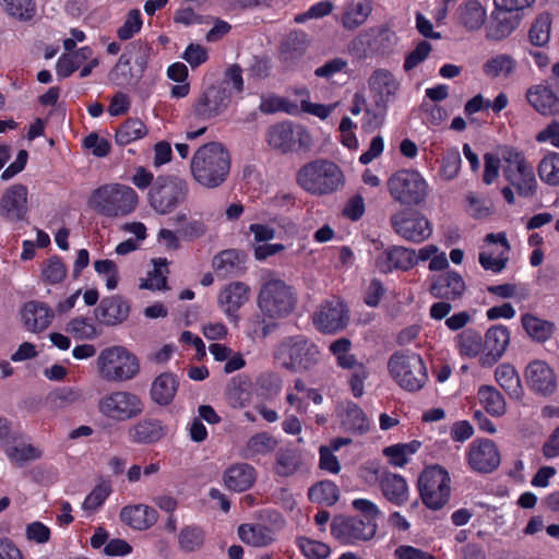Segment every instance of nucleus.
Segmentation results:
<instances>
[{
	"label": "nucleus",
	"instance_id": "39448f33",
	"mask_svg": "<svg viewBox=\"0 0 559 559\" xmlns=\"http://www.w3.org/2000/svg\"><path fill=\"white\" fill-rule=\"evenodd\" d=\"M499 155L502 159V174L509 185L520 197H534L538 182L525 153L515 146L502 145L499 146Z\"/></svg>",
	"mask_w": 559,
	"mask_h": 559
},
{
	"label": "nucleus",
	"instance_id": "2f4dec72",
	"mask_svg": "<svg viewBox=\"0 0 559 559\" xmlns=\"http://www.w3.org/2000/svg\"><path fill=\"white\" fill-rule=\"evenodd\" d=\"M257 472L248 463H237L224 473V483L229 490L242 492L251 488L255 481Z\"/></svg>",
	"mask_w": 559,
	"mask_h": 559
},
{
	"label": "nucleus",
	"instance_id": "603ef678",
	"mask_svg": "<svg viewBox=\"0 0 559 559\" xmlns=\"http://www.w3.org/2000/svg\"><path fill=\"white\" fill-rule=\"evenodd\" d=\"M352 342L346 337L337 338L332 342L329 349L336 358V365L343 369L355 370L357 366L361 365L358 362L356 356L350 354Z\"/></svg>",
	"mask_w": 559,
	"mask_h": 559
},
{
	"label": "nucleus",
	"instance_id": "052dcab7",
	"mask_svg": "<svg viewBox=\"0 0 559 559\" xmlns=\"http://www.w3.org/2000/svg\"><path fill=\"white\" fill-rule=\"evenodd\" d=\"M204 542V533L201 527L197 525H187L185 526L178 536V543L180 549L186 552H191L197 550L203 545Z\"/></svg>",
	"mask_w": 559,
	"mask_h": 559
},
{
	"label": "nucleus",
	"instance_id": "3c124183",
	"mask_svg": "<svg viewBox=\"0 0 559 559\" xmlns=\"http://www.w3.org/2000/svg\"><path fill=\"white\" fill-rule=\"evenodd\" d=\"M147 133L145 124L140 119H127L116 131L115 139L118 145H128Z\"/></svg>",
	"mask_w": 559,
	"mask_h": 559
},
{
	"label": "nucleus",
	"instance_id": "e2e57ef3",
	"mask_svg": "<svg viewBox=\"0 0 559 559\" xmlns=\"http://www.w3.org/2000/svg\"><path fill=\"white\" fill-rule=\"evenodd\" d=\"M5 12L20 20L29 21L36 13L33 0H2Z\"/></svg>",
	"mask_w": 559,
	"mask_h": 559
},
{
	"label": "nucleus",
	"instance_id": "c03bdc74",
	"mask_svg": "<svg viewBox=\"0 0 559 559\" xmlns=\"http://www.w3.org/2000/svg\"><path fill=\"white\" fill-rule=\"evenodd\" d=\"M515 69V59L507 53L496 55L483 64L484 74L490 79L508 78Z\"/></svg>",
	"mask_w": 559,
	"mask_h": 559
},
{
	"label": "nucleus",
	"instance_id": "de8ad7c7",
	"mask_svg": "<svg viewBox=\"0 0 559 559\" xmlns=\"http://www.w3.org/2000/svg\"><path fill=\"white\" fill-rule=\"evenodd\" d=\"M538 177L549 187H559V153L547 152L537 165Z\"/></svg>",
	"mask_w": 559,
	"mask_h": 559
},
{
	"label": "nucleus",
	"instance_id": "aec40b11",
	"mask_svg": "<svg viewBox=\"0 0 559 559\" xmlns=\"http://www.w3.org/2000/svg\"><path fill=\"white\" fill-rule=\"evenodd\" d=\"M250 292V286L239 281L230 282L221 288L217 304L229 321L239 320V310L249 301Z\"/></svg>",
	"mask_w": 559,
	"mask_h": 559
},
{
	"label": "nucleus",
	"instance_id": "4d7b16f0",
	"mask_svg": "<svg viewBox=\"0 0 559 559\" xmlns=\"http://www.w3.org/2000/svg\"><path fill=\"white\" fill-rule=\"evenodd\" d=\"M67 266L59 255H52L46 260L41 269V280L49 285L61 283L67 276Z\"/></svg>",
	"mask_w": 559,
	"mask_h": 559
},
{
	"label": "nucleus",
	"instance_id": "f8f14e48",
	"mask_svg": "<svg viewBox=\"0 0 559 559\" xmlns=\"http://www.w3.org/2000/svg\"><path fill=\"white\" fill-rule=\"evenodd\" d=\"M98 412L106 418L121 423L139 417L144 411L141 397L130 391H111L97 402Z\"/></svg>",
	"mask_w": 559,
	"mask_h": 559
},
{
	"label": "nucleus",
	"instance_id": "b1692460",
	"mask_svg": "<svg viewBox=\"0 0 559 559\" xmlns=\"http://www.w3.org/2000/svg\"><path fill=\"white\" fill-rule=\"evenodd\" d=\"M247 259L241 250L225 249L213 258L212 266L218 278L238 277L247 272Z\"/></svg>",
	"mask_w": 559,
	"mask_h": 559
},
{
	"label": "nucleus",
	"instance_id": "5701e85b",
	"mask_svg": "<svg viewBox=\"0 0 559 559\" xmlns=\"http://www.w3.org/2000/svg\"><path fill=\"white\" fill-rule=\"evenodd\" d=\"M131 306L121 295L104 297L94 309L95 319L103 325L116 326L129 318Z\"/></svg>",
	"mask_w": 559,
	"mask_h": 559
},
{
	"label": "nucleus",
	"instance_id": "393cba45",
	"mask_svg": "<svg viewBox=\"0 0 559 559\" xmlns=\"http://www.w3.org/2000/svg\"><path fill=\"white\" fill-rule=\"evenodd\" d=\"M531 390L538 394H550L557 386L556 376L550 366L544 360H533L524 372Z\"/></svg>",
	"mask_w": 559,
	"mask_h": 559
},
{
	"label": "nucleus",
	"instance_id": "f704fd0d",
	"mask_svg": "<svg viewBox=\"0 0 559 559\" xmlns=\"http://www.w3.org/2000/svg\"><path fill=\"white\" fill-rule=\"evenodd\" d=\"M483 335L475 329H465L454 337V346L462 359H480L483 355Z\"/></svg>",
	"mask_w": 559,
	"mask_h": 559
},
{
	"label": "nucleus",
	"instance_id": "9d476101",
	"mask_svg": "<svg viewBox=\"0 0 559 559\" xmlns=\"http://www.w3.org/2000/svg\"><path fill=\"white\" fill-rule=\"evenodd\" d=\"M418 488L424 504L431 510H439L450 498V475L440 465L427 466L419 475Z\"/></svg>",
	"mask_w": 559,
	"mask_h": 559
},
{
	"label": "nucleus",
	"instance_id": "423d86ee",
	"mask_svg": "<svg viewBox=\"0 0 559 559\" xmlns=\"http://www.w3.org/2000/svg\"><path fill=\"white\" fill-rule=\"evenodd\" d=\"M297 296L285 281L270 278L259 289L257 305L260 311L272 319L287 317L296 307Z\"/></svg>",
	"mask_w": 559,
	"mask_h": 559
},
{
	"label": "nucleus",
	"instance_id": "6e6d98bb",
	"mask_svg": "<svg viewBox=\"0 0 559 559\" xmlns=\"http://www.w3.org/2000/svg\"><path fill=\"white\" fill-rule=\"evenodd\" d=\"M66 331L76 340H94L98 336V331L93 320L83 316L72 318L68 322Z\"/></svg>",
	"mask_w": 559,
	"mask_h": 559
},
{
	"label": "nucleus",
	"instance_id": "f03ea898",
	"mask_svg": "<svg viewBox=\"0 0 559 559\" xmlns=\"http://www.w3.org/2000/svg\"><path fill=\"white\" fill-rule=\"evenodd\" d=\"M296 183L311 195L324 197L342 190L345 186V176L336 163L317 158L297 170Z\"/></svg>",
	"mask_w": 559,
	"mask_h": 559
},
{
	"label": "nucleus",
	"instance_id": "412c9836",
	"mask_svg": "<svg viewBox=\"0 0 559 559\" xmlns=\"http://www.w3.org/2000/svg\"><path fill=\"white\" fill-rule=\"evenodd\" d=\"M348 322V310L341 300L323 302L314 313L313 323L323 333H336Z\"/></svg>",
	"mask_w": 559,
	"mask_h": 559
},
{
	"label": "nucleus",
	"instance_id": "a18cd8bd",
	"mask_svg": "<svg viewBox=\"0 0 559 559\" xmlns=\"http://www.w3.org/2000/svg\"><path fill=\"white\" fill-rule=\"evenodd\" d=\"M371 5L364 0L350 1L342 14V24L344 28L353 31L359 27L369 16Z\"/></svg>",
	"mask_w": 559,
	"mask_h": 559
},
{
	"label": "nucleus",
	"instance_id": "dca6fc26",
	"mask_svg": "<svg viewBox=\"0 0 559 559\" xmlns=\"http://www.w3.org/2000/svg\"><path fill=\"white\" fill-rule=\"evenodd\" d=\"M377 528V523L364 522L359 516L336 515L331 523V534L342 545L370 540Z\"/></svg>",
	"mask_w": 559,
	"mask_h": 559
},
{
	"label": "nucleus",
	"instance_id": "e433bc0d",
	"mask_svg": "<svg viewBox=\"0 0 559 559\" xmlns=\"http://www.w3.org/2000/svg\"><path fill=\"white\" fill-rule=\"evenodd\" d=\"M238 536L247 545L266 547L275 540V532L261 523H245L238 527Z\"/></svg>",
	"mask_w": 559,
	"mask_h": 559
},
{
	"label": "nucleus",
	"instance_id": "bb28decb",
	"mask_svg": "<svg viewBox=\"0 0 559 559\" xmlns=\"http://www.w3.org/2000/svg\"><path fill=\"white\" fill-rule=\"evenodd\" d=\"M454 21L466 33H476L487 21V10L478 0H466L457 7Z\"/></svg>",
	"mask_w": 559,
	"mask_h": 559
},
{
	"label": "nucleus",
	"instance_id": "864d4df0",
	"mask_svg": "<svg viewBox=\"0 0 559 559\" xmlns=\"http://www.w3.org/2000/svg\"><path fill=\"white\" fill-rule=\"evenodd\" d=\"M416 264V251L402 246L392 247L386 252V267L407 271Z\"/></svg>",
	"mask_w": 559,
	"mask_h": 559
},
{
	"label": "nucleus",
	"instance_id": "c756f323",
	"mask_svg": "<svg viewBox=\"0 0 559 559\" xmlns=\"http://www.w3.org/2000/svg\"><path fill=\"white\" fill-rule=\"evenodd\" d=\"M278 445V440L267 431L252 435L240 450L245 460L258 462L261 457L272 454Z\"/></svg>",
	"mask_w": 559,
	"mask_h": 559
},
{
	"label": "nucleus",
	"instance_id": "5fc2aeb1",
	"mask_svg": "<svg viewBox=\"0 0 559 559\" xmlns=\"http://www.w3.org/2000/svg\"><path fill=\"white\" fill-rule=\"evenodd\" d=\"M421 443L413 440L408 443H397L386 448V457L389 463L396 467L404 466L409 457L414 455L420 448Z\"/></svg>",
	"mask_w": 559,
	"mask_h": 559
},
{
	"label": "nucleus",
	"instance_id": "338daca9",
	"mask_svg": "<svg viewBox=\"0 0 559 559\" xmlns=\"http://www.w3.org/2000/svg\"><path fill=\"white\" fill-rule=\"evenodd\" d=\"M142 25L141 12L138 9H133L127 14L123 24L117 29V37L121 40L131 39L141 31Z\"/></svg>",
	"mask_w": 559,
	"mask_h": 559
},
{
	"label": "nucleus",
	"instance_id": "c9c22d12",
	"mask_svg": "<svg viewBox=\"0 0 559 559\" xmlns=\"http://www.w3.org/2000/svg\"><path fill=\"white\" fill-rule=\"evenodd\" d=\"M521 324L526 335L534 342L545 343L555 333L556 326L552 321L527 312L521 316Z\"/></svg>",
	"mask_w": 559,
	"mask_h": 559
},
{
	"label": "nucleus",
	"instance_id": "a878e982",
	"mask_svg": "<svg viewBox=\"0 0 559 559\" xmlns=\"http://www.w3.org/2000/svg\"><path fill=\"white\" fill-rule=\"evenodd\" d=\"M466 289L463 277L455 271H447L432 277L429 293L438 299L456 300Z\"/></svg>",
	"mask_w": 559,
	"mask_h": 559
},
{
	"label": "nucleus",
	"instance_id": "13d9d810",
	"mask_svg": "<svg viewBox=\"0 0 559 559\" xmlns=\"http://www.w3.org/2000/svg\"><path fill=\"white\" fill-rule=\"evenodd\" d=\"M300 552L308 559H325L331 554V548L325 543L300 536L296 540Z\"/></svg>",
	"mask_w": 559,
	"mask_h": 559
},
{
	"label": "nucleus",
	"instance_id": "774afa93",
	"mask_svg": "<svg viewBox=\"0 0 559 559\" xmlns=\"http://www.w3.org/2000/svg\"><path fill=\"white\" fill-rule=\"evenodd\" d=\"M111 492V487L108 483L96 485L93 490L86 496L83 501V509L86 511H96L102 507Z\"/></svg>",
	"mask_w": 559,
	"mask_h": 559
},
{
	"label": "nucleus",
	"instance_id": "69168bd1",
	"mask_svg": "<svg viewBox=\"0 0 559 559\" xmlns=\"http://www.w3.org/2000/svg\"><path fill=\"white\" fill-rule=\"evenodd\" d=\"M7 456L15 463L23 464L27 461H35L41 456V452L32 444L4 445Z\"/></svg>",
	"mask_w": 559,
	"mask_h": 559
},
{
	"label": "nucleus",
	"instance_id": "09e8293b",
	"mask_svg": "<svg viewBox=\"0 0 559 559\" xmlns=\"http://www.w3.org/2000/svg\"><path fill=\"white\" fill-rule=\"evenodd\" d=\"M308 497L312 502L332 507L340 498V490L333 481L321 480L309 488Z\"/></svg>",
	"mask_w": 559,
	"mask_h": 559
},
{
	"label": "nucleus",
	"instance_id": "6ab92c4d",
	"mask_svg": "<svg viewBox=\"0 0 559 559\" xmlns=\"http://www.w3.org/2000/svg\"><path fill=\"white\" fill-rule=\"evenodd\" d=\"M483 342L484 353L479 366L491 368L500 360L510 344V330L502 324L492 325L486 331Z\"/></svg>",
	"mask_w": 559,
	"mask_h": 559
},
{
	"label": "nucleus",
	"instance_id": "ddd939ff",
	"mask_svg": "<svg viewBox=\"0 0 559 559\" xmlns=\"http://www.w3.org/2000/svg\"><path fill=\"white\" fill-rule=\"evenodd\" d=\"M266 141L271 147L287 154L294 151L307 152L312 146V136L309 131L290 121H283L271 126L266 132Z\"/></svg>",
	"mask_w": 559,
	"mask_h": 559
},
{
	"label": "nucleus",
	"instance_id": "4be33fe9",
	"mask_svg": "<svg viewBox=\"0 0 559 559\" xmlns=\"http://www.w3.org/2000/svg\"><path fill=\"white\" fill-rule=\"evenodd\" d=\"M467 462L472 469L489 473L500 464V454L493 441L488 439L474 440L467 451Z\"/></svg>",
	"mask_w": 559,
	"mask_h": 559
},
{
	"label": "nucleus",
	"instance_id": "2eb2a0df",
	"mask_svg": "<svg viewBox=\"0 0 559 559\" xmlns=\"http://www.w3.org/2000/svg\"><path fill=\"white\" fill-rule=\"evenodd\" d=\"M230 91L225 83L211 84L202 90L192 105L195 119L207 121L222 115L229 106Z\"/></svg>",
	"mask_w": 559,
	"mask_h": 559
},
{
	"label": "nucleus",
	"instance_id": "bf43d9fd",
	"mask_svg": "<svg viewBox=\"0 0 559 559\" xmlns=\"http://www.w3.org/2000/svg\"><path fill=\"white\" fill-rule=\"evenodd\" d=\"M273 320L262 312L252 316L248 322V335L252 338H266L277 326Z\"/></svg>",
	"mask_w": 559,
	"mask_h": 559
},
{
	"label": "nucleus",
	"instance_id": "a211bd4d",
	"mask_svg": "<svg viewBox=\"0 0 559 559\" xmlns=\"http://www.w3.org/2000/svg\"><path fill=\"white\" fill-rule=\"evenodd\" d=\"M27 187L22 183H16L7 188L0 200L1 216L13 224L27 221Z\"/></svg>",
	"mask_w": 559,
	"mask_h": 559
},
{
	"label": "nucleus",
	"instance_id": "1a4fd4ad",
	"mask_svg": "<svg viewBox=\"0 0 559 559\" xmlns=\"http://www.w3.org/2000/svg\"><path fill=\"white\" fill-rule=\"evenodd\" d=\"M188 192L189 187L185 179L174 175H162L155 178L147 199L154 211L168 214L186 201Z\"/></svg>",
	"mask_w": 559,
	"mask_h": 559
},
{
	"label": "nucleus",
	"instance_id": "37998d69",
	"mask_svg": "<svg viewBox=\"0 0 559 559\" xmlns=\"http://www.w3.org/2000/svg\"><path fill=\"white\" fill-rule=\"evenodd\" d=\"M135 68L131 66L129 53H121L117 63L110 70L108 78L116 86L136 84L142 78L135 75Z\"/></svg>",
	"mask_w": 559,
	"mask_h": 559
},
{
	"label": "nucleus",
	"instance_id": "72a5a7b5",
	"mask_svg": "<svg viewBox=\"0 0 559 559\" xmlns=\"http://www.w3.org/2000/svg\"><path fill=\"white\" fill-rule=\"evenodd\" d=\"M521 20L520 14L496 10L493 22L486 28V37L490 40H502L520 26Z\"/></svg>",
	"mask_w": 559,
	"mask_h": 559
},
{
	"label": "nucleus",
	"instance_id": "f257e3e1",
	"mask_svg": "<svg viewBox=\"0 0 559 559\" xmlns=\"http://www.w3.org/2000/svg\"><path fill=\"white\" fill-rule=\"evenodd\" d=\"M230 165L228 150L219 142H209L195 151L190 169L193 179L200 186L214 189L226 181Z\"/></svg>",
	"mask_w": 559,
	"mask_h": 559
},
{
	"label": "nucleus",
	"instance_id": "ea45409f",
	"mask_svg": "<svg viewBox=\"0 0 559 559\" xmlns=\"http://www.w3.org/2000/svg\"><path fill=\"white\" fill-rule=\"evenodd\" d=\"M178 389V381L173 373L165 372L155 378L151 386L152 400L162 406L169 405Z\"/></svg>",
	"mask_w": 559,
	"mask_h": 559
},
{
	"label": "nucleus",
	"instance_id": "6e6552de",
	"mask_svg": "<svg viewBox=\"0 0 559 559\" xmlns=\"http://www.w3.org/2000/svg\"><path fill=\"white\" fill-rule=\"evenodd\" d=\"M388 187L392 198L403 205L414 206L426 202L430 186L420 171L402 169L394 173Z\"/></svg>",
	"mask_w": 559,
	"mask_h": 559
},
{
	"label": "nucleus",
	"instance_id": "4c0bfd02",
	"mask_svg": "<svg viewBox=\"0 0 559 559\" xmlns=\"http://www.w3.org/2000/svg\"><path fill=\"white\" fill-rule=\"evenodd\" d=\"M341 424L345 430L364 433L369 430V420L365 412L354 402L342 404L338 411Z\"/></svg>",
	"mask_w": 559,
	"mask_h": 559
},
{
	"label": "nucleus",
	"instance_id": "0e129e2a",
	"mask_svg": "<svg viewBox=\"0 0 559 559\" xmlns=\"http://www.w3.org/2000/svg\"><path fill=\"white\" fill-rule=\"evenodd\" d=\"M551 23L547 15L538 16L528 31V39L536 47L548 44L550 38Z\"/></svg>",
	"mask_w": 559,
	"mask_h": 559
},
{
	"label": "nucleus",
	"instance_id": "473e14b6",
	"mask_svg": "<svg viewBox=\"0 0 559 559\" xmlns=\"http://www.w3.org/2000/svg\"><path fill=\"white\" fill-rule=\"evenodd\" d=\"M166 433V427L158 419H143L129 429L130 440L138 444L156 443Z\"/></svg>",
	"mask_w": 559,
	"mask_h": 559
},
{
	"label": "nucleus",
	"instance_id": "8fccbe9b",
	"mask_svg": "<svg viewBox=\"0 0 559 559\" xmlns=\"http://www.w3.org/2000/svg\"><path fill=\"white\" fill-rule=\"evenodd\" d=\"M151 50V46L141 39L131 41L124 48L123 53H129L130 62L133 61L138 78H143L146 71Z\"/></svg>",
	"mask_w": 559,
	"mask_h": 559
},
{
	"label": "nucleus",
	"instance_id": "a19ab883",
	"mask_svg": "<svg viewBox=\"0 0 559 559\" xmlns=\"http://www.w3.org/2000/svg\"><path fill=\"white\" fill-rule=\"evenodd\" d=\"M477 400L484 409L493 417H501L507 412L503 395L492 385H480L477 391Z\"/></svg>",
	"mask_w": 559,
	"mask_h": 559
},
{
	"label": "nucleus",
	"instance_id": "c85d7f7f",
	"mask_svg": "<svg viewBox=\"0 0 559 559\" xmlns=\"http://www.w3.org/2000/svg\"><path fill=\"white\" fill-rule=\"evenodd\" d=\"M21 317L27 331L41 332L49 326L53 312L47 304L32 300L23 306Z\"/></svg>",
	"mask_w": 559,
	"mask_h": 559
},
{
	"label": "nucleus",
	"instance_id": "58836bf2",
	"mask_svg": "<svg viewBox=\"0 0 559 559\" xmlns=\"http://www.w3.org/2000/svg\"><path fill=\"white\" fill-rule=\"evenodd\" d=\"M93 57V49L84 46L71 53H62L56 63V73L59 79H67L79 70L83 62Z\"/></svg>",
	"mask_w": 559,
	"mask_h": 559
},
{
	"label": "nucleus",
	"instance_id": "0eeeda50",
	"mask_svg": "<svg viewBox=\"0 0 559 559\" xmlns=\"http://www.w3.org/2000/svg\"><path fill=\"white\" fill-rule=\"evenodd\" d=\"M97 366L103 379L115 382L129 381L140 371L138 357L120 345L103 349L97 358Z\"/></svg>",
	"mask_w": 559,
	"mask_h": 559
},
{
	"label": "nucleus",
	"instance_id": "680f3d73",
	"mask_svg": "<svg viewBox=\"0 0 559 559\" xmlns=\"http://www.w3.org/2000/svg\"><path fill=\"white\" fill-rule=\"evenodd\" d=\"M386 499L396 504H402L407 501L408 486L402 476L386 474Z\"/></svg>",
	"mask_w": 559,
	"mask_h": 559
},
{
	"label": "nucleus",
	"instance_id": "cd10ccee",
	"mask_svg": "<svg viewBox=\"0 0 559 559\" xmlns=\"http://www.w3.org/2000/svg\"><path fill=\"white\" fill-rule=\"evenodd\" d=\"M307 48V34L298 31L290 32L280 44V61L285 69H293L304 58Z\"/></svg>",
	"mask_w": 559,
	"mask_h": 559
},
{
	"label": "nucleus",
	"instance_id": "f3484780",
	"mask_svg": "<svg viewBox=\"0 0 559 559\" xmlns=\"http://www.w3.org/2000/svg\"><path fill=\"white\" fill-rule=\"evenodd\" d=\"M484 241L486 246L479 253V264L485 271L500 273L509 260L510 243L506 234H487Z\"/></svg>",
	"mask_w": 559,
	"mask_h": 559
},
{
	"label": "nucleus",
	"instance_id": "9b49d317",
	"mask_svg": "<svg viewBox=\"0 0 559 559\" xmlns=\"http://www.w3.org/2000/svg\"><path fill=\"white\" fill-rule=\"evenodd\" d=\"M390 373L403 389L420 390L428 380L423 358L415 353H400L390 358Z\"/></svg>",
	"mask_w": 559,
	"mask_h": 559
},
{
	"label": "nucleus",
	"instance_id": "7ed1b4c3",
	"mask_svg": "<svg viewBox=\"0 0 559 559\" xmlns=\"http://www.w3.org/2000/svg\"><path fill=\"white\" fill-rule=\"evenodd\" d=\"M320 348L313 340L296 334L282 338L274 348V359L290 372H307L320 360Z\"/></svg>",
	"mask_w": 559,
	"mask_h": 559
},
{
	"label": "nucleus",
	"instance_id": "79ce46f5",
	"mask_svg": "<svg viewBox=\"0 0 559 559\" xmlns=\"http://www.w3.org/2000/svg\"><path fill=\"white\" fill-rule=\"evenodd\" d=\"M301 466V455L294 448H280L275 454L273 471L277 476H293Z\"/></svg>",
	"mask_w": 559,
	"mask_h": 559
},
{
	"label": "nucleus",
	"instance_id": "7c9ffc66",
	"mask_svg": "<svg viewBox=\"0 0 559 559\" xmlns=\"http://www.w3.org/2000/svg\"><path fill=\"white\" fill-rule=\"evenodd\" d=\"M120 520L134 530L144 531L157 522L158 513L146 504L126 506L120 511Z\"/></svg>",
	"mask_w": 559,
	"mask_h": 559
},
{
	"label": "nucleus",
	"instance_id": "20e7f679",
	"mask_svg": "<svg viewBox=\"0 0 559 559\" xmlns=\"http://www.w3.org/2000/svg\"><path fill=\"white\" fill-rule=\"evenodd\" d=\"M88 206L105 217L127 216L135 211L139 195L130 186L105 183L92 191Z\"/></svg>",
	"mask_w": 559,
	"mask_h": 559
},
{
	"label": "nucleus",
	"instance_id": "49530a36",
	"mask_svg": "<svg viewBox=\"0 0 559 559\" xmlns=\"http://www.w3.org/2000/svg\"><path fill=\"white\" fill-rule=\"evenodd\" d=\"M495 379L511 397H521L522 386L520 377L512 365H499L495 370Z\"/></svg>",
	"mask_w": 559,
	"mask_h": 559
},
{
	"label": "nucleus",
	"instance_id": "4468645a",
	"mask_svg": "<svg viewBox=\"0 0 559 559\" xmlns=\"http://www.w3.org/2000/svg\"><path fill=\"white\" fill-rule=\"evenodd\" d=\"M393 230L406 241L420 243L432 235V224L428 217L412 209H405L391 216Z\"/></svg>",
	"mask_w": 559,
	"mask_h": 559
}]
</instances>
